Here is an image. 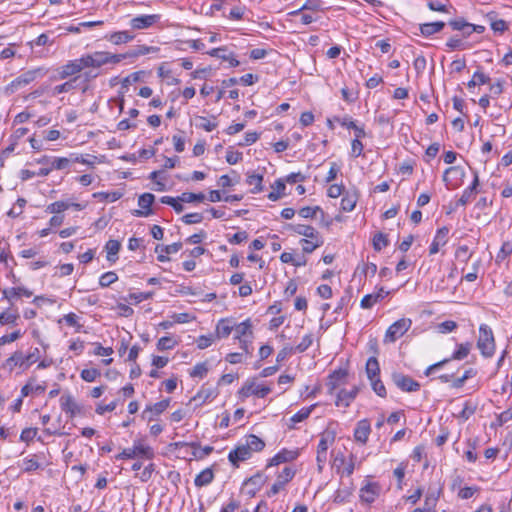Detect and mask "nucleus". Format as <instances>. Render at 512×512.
I'll return each mask as SVG.
<instances>
[{
  "instance_id": "f257e3e1",
  "label": "nucleus",
  "mask_w": 512,
  "mask_h": 512,
  "mask_svg": "<svg viewBox=\"0 0 512 512\" xmlns=\"http://www.w3.org/2000/svg\"><path fill=\"white\" fill-rule=\"evenodd\" d=\"M83 57V64L86 68H100L104 65H116L124 60L121 54H112L108 51H96L91 54H85Z\"/></svg>"
},
{
  "instance_id": "f03ea898",
  "label": "nucleus",
  "mask_w": 512,
  "mask_h": 512,
  "mask_svg": "<svg viewBox=\"0 0 512 512\" xmlns=\"http://www.w3.org/2000/svg\"><path fill=\"white\" fill-rule=\"evenodd\" d=\"M477 347L481 354L486 358L492 357L495 352L493 331L487 324H481L479 327Z\"/></svg>"
},
{
  "instance_id": "7ed1b4c3",
  "label": "nucleus",
  "mask_w": 512,
  "mask_h": 512,
  "mask_svg": "<svg viewBox=\"0 0 512 512\" xmlns=\"http://www.w3.org/2000/svg\"><path fill=\"white\" fill-rule=\"evenodd\" d=\"M412 321L409 318H402L389 326L385 333L384 342L393 343L402 337L411 327Z\"/></svg>"
},
{
  "instance_id": "20e7f679",
  "label": "nucleus",
  "mask_w": 512,
  "mask_h": 512,
  "mask_svg": "<svg viewBox=\"0 0 512 512\" xmlns=\"http://www.w3.org/2000/svg\"><path fill=\"white\" fill-rule=\"evenodd\" d=\"M83 57L75 60H70L66 64L62 65L57 70V75L53 76L52 80H64L69 77L75 76L80 73L85 67L83 64Z\"/></svg>"
},
{
  "instance_id": "39448f33",
  "label": "nucleus",
  "mask_w": 512,
  "mask_h": 512,
  "mask_svg": "<svg viewBox=\"0 0 512 512\" xmlns=\"http://www.w3.org/2000/svg\"><path fill=\"white\" fill-rule=\"evenodd\" d=\"M472 344L469 342L461 343L457 346V349L453 352L451 358L444 359L442 361H439L433 365H430L426 371L425 374L427 376L431 375L435 370L443 367L446 363H448L450 360H462L466 358L471 350Z\"/></svg>"
},
{
  "instance_id": "423d86ee",
  "label": "nucleus",
  "mask_w": 512,
  "mask_h": 512,
  "mask_svg": "<svg viewBox=\"0 0 512 512\" xmlns=\"http://www.w3.org/2000/svg\"><path fill=\"white\" fill-rule=\"evenodd\" d=\"M296 470L293 469L290 466H286L278 475L276 478V481L271 486L270 490L267 491V496L272 497L276 494H278L281 490H283L295 476Z\"/></svg>"
},
{
  "instance_id": "0eeeda50",
  "label": "nucleus",
  "mask_w": 512,
  "mask_h": 512,
  "mask_svg": "<svg viewBox=\"0 0 512 512\" xmlns=\"http://www.w3.org/2000/svg\"><path fill=\"white\" fill-rule=\"evenodd\" d=\"M161 20L160 14H143L133 17L129 25L134 30L149 29L159 23Z\"/></svg>"
},
{
  "instance_id": "6e6552de",
  "label": "nucleus",
  "mask_w": 512,
  "mask_h": 512,
  "mask_svg": "<svg viewBox=\"0 0 512 512\" xmlns=\"http://www.w3.org/2000/svg\"><path fill=\"white\" fill-rule=\"evenodd\" d=\"M271 392L268 386L258 384L254 381H247L242 388L239 390V396L241 398H248L251 395H255L259 398H264Z\"/></svg>"
},
{
  "instance_id": "1a4fd4ad",
  "label": "nucleus",
  "mask_w": 512,
  "mask_h": 512,
  "mask_svg": "<svg viewBox=\"0 0 512 512\" xmlns=\"http://www.w3.org/2000/svg\"><path fill=\"white\" fill-rule=\"evenodd\" d=\"M393 383L404 392H415L420 389V384L410 376L400 372L392 374Z\"/></svg>"
},
{
  "instance_id": "9d476101",
  "label": "nucleus",
  "mask_w": 512,
  "mask_h": 512,
  "mask_svg": "<svg viewBox=\"0 0 512 512\" xmlns=\"http://www.w3.org/2000/svg\"><path fill=\"white\" fill-rule=\"evenodd\" d=\"M40 73L41 69L26 71L14 79L10 83L9 88L12 90V92L17 91L21 87H24L33 82Z\"/></svg>"
},
{
  "instance_id": "9b49d317",
  "label": "nucleus",
  "mask_w": 512,
  "mask_h": 512,
  "mask_svg": "<svg viewBox=\"0 0 512 512\" xmlns=\"http://www.w3.org/2000/svg\"><path fill=\"white\" fill-rule=\"evenodd\" d=\"M251 456L252 453L247 446L245 444H240L229 452L228 460L233 466L238 467L240 462L250 459Z\"/></svg>"
},
{
  "instance_id": "f8f14e48",
  "label": "nucleus",
  "mask_w": 512,
  "mask_h": 512,
  "mask_svg": "<svg viewBox=\"0 0 512 512\" xmlns=\"http://www.w3.org/2000/svg\"><path fill=\"white\" fill-rule=\"evenodd\" d=\"M264 483L265 477L261 473H257L244 481L243 488L249 497H254Z\"/></svg>"
},
{
  "instance_id": "ddd939ff",
  "label": "nucleus",
  "mask_w": 512,
  "mask_h": 512,
  "mask_svg": "<svg viewBox=\"0 0 512 512\" xmlns=\"http://www.w3.org/2000/svg\"><path fill=\"white\" fill-rule=\"evenodd\" d=\"M155 200V196L151 193H144L139 196L138 205L142 208L140 210H135L133 215L137 217H148L152 214L151 205Z\"/></svg>"
},
{
  "instance_id": "4468645a",
  "label": "nucleus",
  "mask_w": 512,
  "mask_h": 512,
  "mask_svg": "<svg viewBox=\"0 0 512 512\" xmlns=\"http://www.w3.org/2000/svg\"><path fill=\"white\" fill-rule=\"evenodd\" d=\"M380 485L376 482L366 484L360 489V499L365 503H373L379 496Z\"/></svg>"
},
{
  "instance_id": "2eb2a0df",
  "label": "nucleus",
  "mask_w": 512,
  "mask_h": 512,
  "mask_svg": "<svg viewBox=\"0 0 512 512\" xmlns=\"http://www.w3.org/2000/svg\"><path fill=\"white\" fill-rule=\"evenodd\" d=\"M371 433V424L368 419H362L357 422L354 430V438L361 444H366Z\"/></svg>"
},
{
  "instance_id": "dca6fc26",
  "label": "nucleus",
  "mask_w": 512,
  "mask_h": 512,
  "mask_svg": "<svg viewBox=\"0 0 512 512\" xmlns=\"http://www.w3.org/2000/svg\"><path fill=\"white\" fill-rule=\"evenodd\" d=\"M35 162L37 164L50 165L48 168H52V170H63L70 164V159L65 157L50 158L49 156L44 155L38 159H35Z\"/></svg>"
},
{
  "instance_id": "f3484780",
  "label": "nucleus",
  "mask_w": 512,
  "mask_h": 512,
  "mask_svg": "<svg viewBox=\"0 0 512 512\" xmlns=\"http://www.w3.org/2000/svg\"><path fill=\"white\" fill-rule=\"evenodd\" d=\"M60 406L62 411L69 414L70 418L75 417L81 411L80 406L70 394H64L60 397Z\"/></svg>"
},
{
  "instance_id": "a211bd4d",
  "label": "nucleus",
  "mask_w": 512,
  "mask_h": 512,
  "mask_svg": "<svg viewBox=\"0 0 512 512\" xmlns=\"http://www.w3.org/2000/svg\"><path fill=\"white\" fill-rule=\"evenodd\" d=\"M448 227H442L437 230L436 235L429 247V254L433 255L439 252L440 248L446 245L448 242Z\"/></svg>"
},
{
  "instance_id": "6ab92c4d",
  "label": "nucleus",
  "mask_w": 512,
  "mask_h": 512,
  "mask_svg": "<svg viewBox=\"0 0 512 512\" xmlns=\"http://www.w3.org/2000/svg\"><path fill=\"white\" fill-rule=\"evenodd\" d=\"M347 375L346 370L339 369L329 376L327 386L330 394H333L336 389L347 383Z\"/></svg>"
},
{
  "instance_id": "aec40b11",
  "label": "nucleus",
  "mask_w": 512,
  "mask_h": 512,
  "mask_svg": "<svg viewBox=\"0 0 512 512\" xmlns=\"http://www.w3.org/2000/svg\"><path fill=\"white\" fill-rule=\"evenodd\" d=\"M359 393V388L357 386H353L351 390L340 389L337 393L336 406L348 407L356 398Z\"/></svg>"
},
{
  "instance_id": "412c9836",
  "label": "nucleus",
  "mask_w": 512,
  "mask_h": 512,
  "mask_svg": "<svg viewBox=\"0 0 512 512\" xmlns=\"http://www.w3.org/2000/svg\"><path fill=\"white\" fill-rule=\"evenodd\" d=\"M17 366L20 368H23L24 370L27 369L26 361H25V354L20 350L15 351L3 363V368L10 372L13 371L15 369V367H17Z\"/></svg>"
},
{
  "instance_id": "4be33fe9",
  "label": "nucleus",
  "mask_w": 512,
  "mask_h": 512,
  "mask_svg": "<svg viewBox=\"0 0 512 512\" xmlns=\"http://www.w3.org/2000/svg\"><path fill=\"white\" fill-rule=\"evenodd\" d=\"M298 457V452L295 450L282 449L275 456H273L267 467L277 466L281 463H286L295 460Z\"/></svg>"
},
{
  "instance_id": "5701e85b",
  "label": "nucleus",
  "mask_w": 512,
  "mask_h": 512,
  "mask_svg": "<svg viewBox=\"0 0 512 512\" xmlns=\"http://www.w3.org/2000/svg\"><path fill=\"white\" fill-rule=\"evenodd\" d=\"M217 396V390L214 387L202 386L197 394L191 401L197 402L198 405H203L208 400L214 399Z\"/></svg>"
},
{
  "instance_id": "b1692460",
  "label": "nucleus",
  "mask_w": 512,
  "mask_h": 512,
  "mask_svg": "<svg viewBox=\"0 0 512 512\" xmlns=\"http://www.w3.org/2000/svg\"><path fill=\"white\" fill-rule=\"evenodd\" d=\"M289 229L292 230L294 233L298 235H302L308 239H316L318 237H321L319 235V232L310 225H304V224H289Z\"/></svg>"
},
{
  "instance_id": "393cba45",
  "label": "nucleus",
  "mask_w": 512,
  "mask_h": 512,
  "mask_svg": "<svg viewBox=\"0 0 512 512\" xmlns=\"http://www.w3.org/2000/svg\"><path fill=\"white\" fill-rule=\"evenodd\" d=\"M478 185H479V178H478L477 173H475L474 179H473L471 185H469L463 191V193H462L461 197L459 198L457 204L460 205V206H465L466 204H468L474 198Z\"/></svg>"
},
{
  "instance_id": "a878e982",
  "label": "nucleus",
  "mask_w": 512,
  "mask_h": 512,
  "mask_svg": "<svg viewBox=\"0 0 512 512\" xmlns=\"http://www.w3.org/2000/svg\"><path fill=\"white\" fill-rule=\"evenodd\" d=\"M173 445L175 447H179V446H185V445H188V444L184 443V442H176ZM189 445L194 448V451L192 452V455L196 459H203L206 456H208L209 454H211L212 451H213V447L212 446H205V447L202 448L200 446V444L196 443V442H192Z\"/></svg>"
},
{
  "instance_id": "bb28decb",
  "label": "nucleus",
  "mask_w": 512,
  "mask_h": 512,
  "mask_svg": "<svg viewBox=\"0 0 512 512\" xmlns=\"http://www.w3.org/2000/svg\"><path fill=\"white\" fill-rule=\"evenodd\" d=\"M251 324L249 320H246L244 322L239 323L235 327V338L239 339L240 342L243 343V349L244 351L249 354V348L245 340H242V337H245L247 334H251Z\"/></svg>"
},
{
  "instance_id": "cd10ccee",
  "label": "nucleus",
  "mask_w": 512,
  "mask_h": 512,
  "mask_svg": "<svg viewBox=\"0 0 512 512\" xmlns=\"http://www.w3.org/2000/svg\"><path fill=\"white\" fill-rule=\"evenodd\" d=\"M214 471L212 468H206L202 470L198 475H196L194 479V484L196 487L201 488L208 486L214 480Z\"/></svg>"
},
{
  "instance_id": "c85d7f7f",
  "label": "nucleus",
  "mask_w": 512,
  "mask_h": 512,
  "mask_svg": "<svg viewBox=\"0 0 512 512\" xmlns=\"http://www.w3.org/2000/svg\"><path fill=\"white\" fill-rule=\"evenodd\" d=\"M105 39H107L114 45H120L132 41L134 39V35L131 34L129 31H118L106 35Z\"/></svg>"
},
{
  "instance_id": "c756f323",
  "label": "nucleus",
  "mask_w": 512,
  "mask_h": 512,
  "mask_svg": "<svg viewBox=\"0 0 512 512\" xmlns=\"http://www.w3.org/2000/svg\"><path fill=\"white\" fill-rule=\"evenodd\" d=\"M156 51H158L157 47L146 46V45H138V46L130 49L126 53L121 54V56H124V59L137 58L139 56L146 55V54H149V53H154Z\"/></svg>"
},
{
  "instance_id": "7c9ffc66",
  "label": "nucleus",
  "mask_w": 512,
  "mask_h": 512,
  "mask_svg": "<svg viewBox=\"0 0 512 512\" xmlns=\"http://www.w3.org/2000/svg\"><path fill=\"white\" fill-rule=\"evenodd\" d=\"M133 450H135L136 457H142L145 459H153L154 458V450L149 445L143 443V441H134Z\"/></svg>"
},
{
  "instance_id": "2f4dec72",
  "label": "nucleus",
  "mask_w": 512,
  "mask_h": 512,
  "mask_svg": "<svg viewBox=\"0 0 512 512\" xmlns=\"http://www.w3.org/2000/svg\"><path fill=\"white\" fill-rule=\"evenodd\" d=\"M445 27L443 21L424 23L419 26L420 32L424 37H429L440 32Z\"/></svg>"
},
{
  "instance_id": "473e14b6",
  "label": "nucleus",
  "mask_w": 512,
  "mask_h": 512,
  "mask_svg": "<svg viewBox=\"0 0 512 512\" xmlns=\"http://www.w3.org/2000/svg\"><path fill=\"white\" fill-rule=\"evenodd\" d=\"M358 201V194L356 191H347L344 193L341 200V208L343 211L350 212L354 210Z\"/></svg>"
},
{
  "instance_id": "72a5a7b5",
  "label": "nucleus",
  "mask_w": 512,
  "mask_h": 512,
  "mask_svg": "<svg viewBox=\"0 0 512 512\" xmlns=\"http://www.w3.org/2000/svg\"><path fill=\"white\" fill-rule=\"evenodd\" d=\"M78 80V77L75 76L71 79H69L68 81L60 84V85H56L52 88L51 90V95L52 96H57L59 94H62V93H68V92H71L72 90H74L76 88V82Z\"/></svg>"
},
{
  "instance_id": "f704fd0d",
  "label": "nucleus",
  "mask_w": 512,
  "mask_h": 512,
  "mask_svg": "<svg viewBox=\"0 0 512 512\" xmlns=\"http://www.w3.org/2000/svg\"><path fill=\"white\" fill-rule=\"evenodd\" d=\"M121 248V243L118 240L111 239L107 241L105 250L107 252V260L114 263L118 259V253Z\"/></svg>"
},
{
  "instance_id": "c9c22d12",
  "label": "nucleus",
  "mask_w": 512,
  "mask_h": 512,
  "mask_svg": "<svg viewBox=\"0 0 512 512\" xmlns=\"http://www.w3.org/2000/svg\"><path fill=\"white\" fill-rule=\"evenodd\" d=\"M3 296L11 301L12 299L14 298H18V297H21V296H24V297H31L32 296V292L24 287H12L10 289H5L3 291Z\"/></svg>"
},
{
  "instance_id": "e433bc0d",
  "label": "nucleus",
  "mask_w": 512,
  "mask_h": 512,
  "mask_svg": "<svg viewBox=\"0 0 512 512\" xmlns=\"http://www.w3.org/2000/svg\"><path fill=\"white\" fill-rule=\"evenodd\" d=\"M246 182L250 186H254V188L251 190L252 193L257 194L260 193L263 190L262 182H263V175L257 174V173H248Z\"/></svg>"
},
{
  "instance_id": "4c0bfd02",
  "label": "nucleus",
  "mask_w": 512,
  "mask_h": 512,
  "mask_svg": "<svg viewBox=\"0 0 512 512\" xmlns=\"http://www.w3.org/2000/svg\"><path fill=\"white\" fill-rule=\"evenodd\" d=\"M244 444L251 453L259 452L265 447L264 441L254 434L248 435Z\"/></svg>"
},
{
  "instance_id": "58836bf2",
  "label": "nucleus",
  "mask_w": 512,
  "mask_h": 512,
  "mask_svg": "<svg viewBox=\"0 0 512 512\" xmlns=\"http://www.w3.org/2000/svg\"><path fill=\"white\" fill-rule=\"evenodd\" d=\"M321 5H322V2L320 0H307L299 9L290 12L289 15L296 16L306 10L317 12V11L321 10Z\"/></svg>"
},
{
  "instance_id": "ea45409f",
  "label": "nucleus",
  "mask_w": 512,
  "mask_h": 512,
  "mask_svg": "<svg viewBox=\"0 0 512 512\" xmlns=\"http://www.w3.org/2000/svg\"><path fill=\"white\" fill-rule=\"evenodd\" d=\"M272 189L273 191H271L269 194H268V198L271 200V201H277L278 199L281 198L282 195H284V191L286 189V185H285V181L283 179H277L273 184H272Z\"/></svg>"
},
{
  "instance_id": "a19ab883",
  "label": "nucleus",
  "mask_w": 512,
  "mask_h": 512,
  "mask_svg": "<svg viewBox=\"0 0 512 512\" xmlns=\"http://www.w3.org/2000/svg\"><path fill=\"white\" fill-rule=\"evenodd\" d=\"M169 404H170V400L165 399V400L159 401L153 405L147 406L145 408V410L143 411V416L145 417V415L147 413H151L152 415H156V416L160 415L169 407Z\"/></svg>"
},
{
  "instance_id": "79ce46f5",
  "label": "nucleus",
  "mask_w": 512,
  "mask_h": 512,
  "mask_svg": "<svg viewBox=\"0 0 512 512\" xmlns=\"http://www.w3.org/2000/svg\"><path fill=\"white\" fill-rule=\"evenodd\" d=\"M366 373L369 380L379 377L380 367L375 357H370L366 363Z\"/></svg>"
},
{
  "instance_id": "37998d69",
  "label": "nucleus",
  "mask_w": 512,
  "mask_h": 512,
  "mask_svg": "<svg viewBox=\"0 0 512 512\" xmlns=\"http://www.w3.org/2000/svg\"><path fill=\"white\" fill-rule=\"evenodd\" d=\"M52 168H40L38 171H31L28 169H23L20 171V178L22 181H27L35 176L45 177L50 174Z\"/></svg>"
},
{
  "instance_id": "c03bdc74",
  "label": "nucleus",
  "mask_w": 512,
  "mask_h": 512,
  "mask_svg": "<svg viewBox=\"0 0 512 512\" xmlns=\"http://www.w3.org/2000/svg\"><path fill=\"white\" fill-rule=\"evenodd\" d=\"M233 327L229 324L228 320L221 319L216 325V335L217 339L226 338L232 332Z\"/></svg>"
},
{
  "instance_id": "a18cd8bd",
  "label": "nucleus",
  "mask_w": 512,
  "mask_h": 512,
  "mask_svg": "<svg viewBox=\"0 0 512 512\" xmlns=\"http://www.w3.org/2000/svg\"><path fill=\"white\" fill-rule=\"evenodd\" d=\"M301 244L304 253H312L316 248L323 245V239L321 237L316 239H302Z\"/></svg>"
},
{
  "instance_id": "49530a36",
  "label": "nucleus",
  "mask_w": 512,
  "mask_h": 512,
  "mask_svg": "<svg viewBox=\"0 0 512 512\" xmlns=\"http://www.w3.org/2000/svg\"><path fill=\"white\" fill-rule=\"evenodd\" d=\"M37 458V455H31L29 457L24 458L22 462V470L26 473H31L37 470L40 467Z\"/></svg>"
},
{
  "instance_id": "de8ad7c7",
  "label": "nucleus",
  "mask_w": 512,
  "mask_h": 512,
  "mask_svg": "<svg viewBox=\"0 0 512 512\" xmlns=\"http://www.w3.org/2000/svg\"><path fill=\"white\" fill-rule=\"evenodd\" d=\"M489 82L490 77L478 70L473 74L472 79L468 82L467 86L468 88H473L476 85H484Z\"/></svg>"
},
{
  "instance_id": "09e8293b",
  "label": "nucleus",
  "mask_w": 512,
  "mask_h": 512,
  "mask_svg": "<svg viewBox=\"0 0 512 512\" xmlns=\"http://www.w3.org/2000/svg\"><path fill=\"white\" fill-rule=\"evenodd\" d=\"M70 208V203L66 201H56L46 207V212L60 214Z\"/></svg>"
},
{
  "instance_id": "8fccbe9b",
  "label": "nucleus",
  "mask_w": 512,
  "mask_h": 512,
  "mask_svg": "<svg viewBox=\"0 0 512 512\" xmlns=\"http://www.w3.org/2000/svg\"><path fill=\"white\" fill-rule=\"evenodd\" d=\"M205 198L206 196L203 193L184 192L178 197V200L181 202L191 203L202 202L205 200Z\"/></svg>"
},
{
  "instance_id": "3c124183",
  "label": "nucleus",
  "mask_w": 512,
  "mask_h": 512,
  "mask_svg": "<svg viewBox=\"0 0 512 512\" xmlns=\"http://www.w3.org/2000/svg\"><path fill=\"white\" fill-rule=\"evenodd\" d=\"M314 407H315V405H311L310 407H304V408L300 409L297 413H295L290 418V421L294 424L304 421L305 419H307L310 416Z\"/></svg>"
},
{
  "instance_id": "603ef678",
  "label": "nucleus",
  "mask_w": 512,
  "mask_h": 512,
  "mask_svg": "<svg viewBox=\"0 0 512 512\" xmlns=\"http://www.w3.org/2000/svg\"><path fill=\"white\" fill-rule=\"evenodd\" d=\"M177 345V341L172 336H164L157 342V349L160 351L173 349Z\"/></svg>"
},
{
  "instance_id": "864d4df0",
  "label": "nucleus",
  "mask_w": 512,
  "mask_h": 512,
  "mask_svg": "<svg viewBox=\"0 0 512 512\" xmlns=\"http://www.w3.org/2000/svg\"><path fill=\"white\" fill-rule=\"evenodd\" d=\"M209 371L207 362L196 364L190 372V376L194 378H203Z\"/></svg>"
},
{
  "instance_id": "5fc2aeb1",
  "label": "nucleus",
  "mask_w": 512,
  "mask_h": 512,
  "mask_svg": "<svg viewBox=\"0 0 512 512\" xmlns=\"http://www.w3.org/2000/svg\"><path fill=\"white\" fill-rule=\"evenodd\" d=\"M334 439H335L334 436L329 433L323 434L318 443L317 452L327 453L328 447L330 444H332L334 442Z\"/></svg>"
},
{
  "instance_id": "6e6d98bb",
  "label": "nucleus",
  "mask_w": 512,
  "mask_h": 512,
  "mask_svg": "<svg viewBox=\"0 0 512 512\" xmlns=\"http://www.w3.org/2000/svg\"><path fill=\"white\" fill-rule=\"evenodd\" d=\"M118 280V276L115 272L109 271L102 274L99 278V285L101 287H108Z\"/></svg>"
},
{
  "instance_id": "4d7b16f0",
  "label": "nucleus",
  "mask_w": 512,
  "mask_h": 512,
  "mask_svg": "<svg viewBox=\"0 0 512 512\" xmlns=\"http://www.w3.org/2000/svg\"><path fill=\"white\" fill-rule=\"evenodd\" d=\"M453 175L454 177L456 178H461L464 176V171L461 167L459 166H453V167H449L448 169L445 170L444 172V175H443V180L449 184L450 183V179L449 177Z\"/></svg>"
},
{
  "instance_id": "13d9d810",
  "label": "nucleus",
  "mask_w": 512,
  "mask_h": 512,
  "mask_svg": "<svg viewBox=\"0 0 512 512\" xmlns=\"http://www.w3.org/2000/svg\"><path fill=\"white\" fill-rule=\"evenodd\" d=\"M512 253V242L506 241L502 244L500 251L496 255V262L505 260Z\"/></svg>"
},
{
  "instance_id": "bf43d9fd",
  "label": "nucleus",
  "mask_w": 512,
  "mask_h": 512,
  "mask_svg": "<svg viewBox=\"0 0 512 512\" xmlns=\"http://www.w3.org/2000/svg\"><path fill=\"white\" fill-rule=\"evenodd\" d=\"M388 245L387 236L381 232L377 233L373 237V247L376 251H381Z\"/></svg>"
},
{
  "instance_id": "052dcab7",
  "label": "nucleus",
  "mask_w": 512,
  "mask_h": 512,
  "mask_svg": "<svg viewBox=\"0 0 512 512\" xmlns=\"http://www.w3.org/2000/svg\"><path fill=\"white\" fill-rule=\"evenodd\" d=\"M100 375V370L96 368L83 369L80 374L81 378L86 382H93Z\"/></svg>"
},
{
  "instance_id": "680f3d73",
  "label": "nucleus",
  "mask_w": 512,
  "mask_h": 512,
  "mask_svg": "<svg viewBox=\"0 0 512 512\" xmlns=\"http://www.w3.org/2000/svg\"><path fill=\"white\" fill-rule=\"evenodd\" d=\"M320 212L323 214L322 209L319 206L314 207H303L298 211V214L303 218H314L316 217V214Z\"/></svg>"
},
{
  "instance_id": "e2e57ef3",
  "label": "nucleus",
  "mask_w": 512,
  "mask_h": 512,
  "mask_svg": "<svg viewBox=\"0 0 512 512\" xmlns=\"http://www.w3.org/2000/svg\"><path fill=\"white\" fill-rule=\"evenodd\" d=\"M215 339L216 337L213 334L201 335L196 340L197 347L201 350L206 349L213 343Z\"/></svg>"
},
{
  "instance_id": "0e129e2a",
  "label": "nucleus",
  "mask_w": 512,
  "mask_h": 512,
  "mask_svg": "<svg viewBox=\"0 0 512 512\" xmlns=\"http://www.w3.org/2000/svg\"><path fill=\"white\" fill-rule=\"evenodd\" d=\"M351 297L352 296H351L350 291L346 290L344 295L338 301V304L334 309V313H337V314L342 313L344 311V309L346 308V306L348 305V303L350 302Z\"/></svg>"
},
{
  "instance_id": "69168bd1",
  "label": "nucleus",
  "mask_w": 512,
  "mask_h": 512,
  "mask_svg": "<svg viewBox=\"0 0 512 512\" xmlns=\"http://www.w3.org/2000/svg\"><path fill=\"white\" fill-rule=\"evenodd\" d=\"M438 501V495L435 493H429L426 495L424 508L427 512H435V507Z\"/></svg>"
},
{
  "instance_id": "338daca9",
  "label": "nucleus",
  "mask_w": 512,
  "mask_h": 512,
  "mask_svg": "<svg viewBox=\"0 0 512 512\" xmlns=\"http://www.w3.org/2000/svg\"><path fill=\"white\" fill-rule=\"evenodd\" d=\"M197 119L199 120L198 126L206 132H211L217 127V123L215 121H211L204 116H199Z\"/></svg>"
},
{
  "instance_id": "774afa93",
  "label": "nucleus",
  "mask_w": 512,
  "mask_h": 512,
  "mask_svg": "<svg viewBox=\"0 0 512 512\" xmlns=\"http://www.w3.org/2000/svg\"><path fill=\"white\" fill-rule=\"evenodd\" d=\"M373 391L380 397L386 396V388L379 377L370 380Z\"/></svg>"
}]
</instances>
